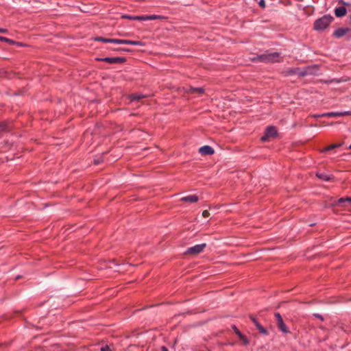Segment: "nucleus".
Here are the masks:
<instances>
[{"label": "nucleus", "mask_w": 351, "mask_h": 351, "mask_svg": "<svg viewBox=\"0 0 351 351\" xmlns=\"http://www.w3.org/2000/svg\"><path fill=\"white\" fill-rule=\"evenodd\" d=\"M128 97L130 99V102H132L136 101H138L142 99L145 98V96L141 93H132Z\"/></svg>", "instance_id": "obj_18"}, {"label": "nucleus", "mask_w": 351, "mask_h": 351, "mask_svg": "<svg viewBox=\"0 0 351 351\" xmlns=\"http://www.w3.org/2000/svg\"><path fill=\"white\" fill-rule=\"evenodd\" d=\"M131 40L113 38L112 43L130 45Z\"/></svg>", "instance_id": "obj_22"}, {"label": "nucleus", "mask_w": 351, "mask_h": 351, "mask_svg": "<svg viewBox=\"0 0 351 351\" xmlns=\"http://www.w3.org/2000/svg\"><path fill=\"white\" fill-rule=\"evenodd\" d=\"M22 278L21 276H17L16 278H15V280H19Z\"/></svg>", "instance_id": "obj_44"}, {"label": "nucleus", "mask_w": 351, "mask_h": 351, "mask_svg": "<svg viewBox=\"0 0 351 351\" xmlns=\"http://www.w3.org/2000/svg\"><path fill=\"white\" fill-rule=\"evenodd\" d=\"M112 51H118V52H121V51H124V52H132L133 51L132 49H128V48H122V47H118V48H112L111 49Z\"/></svg>", "instance_id": "obj_26"}, {"label": "nucleus", "mask_w": 351, "mask_h": 351, "mask_svg": "<svg viewBox=\"0 0 351 351\" xmlns=\"http://www.w3.org/2000/svg\"><path fill=\"white\" fill-rule=\"evenodd\" d=\"M97 62H104L108 64H123L127 61L125 57H106V58H95Z\"/></svg>", "instance_id": "obj_3"}, {"label": "nucleus", "mask_w": 351, "mask_h": 351, "mask_svg": "<svg viewBox=\"0 0 351 351\" xmlns=\"http://www.w3.org/2000/svg\"><path fill=\"white\" fill-rule=\"evenodd\" d=\"M274 316L276 320V324L278 329L285 334L289 332V330H288L287 325L285 324L280 313L276 312L274 313Z\"/></svg>", "instance_id": "obj_5"}, {"label": "nucleus", "mask_w": 351, "mask_h": 351, "mask_svg": "<svg viewBox=\"0 0 351 351\" xmlns=\"http://www.w3.org/2000/svg\"><path fill=\"white\" fill-rule=\"evenodd\" d=\"M338 3L343 5H350L349 3L345 2L343 0H339Z\"/></svg>", "instance_id": "obj_37"}, {"label": "nucleus", "mask_w": 351, "mask_h": 351, "mask_svg": "<svg viewBox=\"0 0 351 351\" xmlns=\"http://www.w3.org/2000/svg\"><path fill=\"white\" fill-rule=\"evenodd\" d=\"M100 351H112L110 346L105 345L100 348Z\"/></svg>", "instance_id": "obj_32"}, {"label": "nucleus", "mask_w": 351, "mask_h": 351, "mask_svg": "<svg viewBox=\"0 0 351 351\" xmlns=\"http://www.w3.org/2000/svg\"><path fill=\"white\" fill-rule=\"evenodd\" d=\"M10 131V126L5 121L0 122V135L5 132Z\"/></svg>", "instance_id": "obj_20"}, {"label": "nucleus", "mask_w": 351, "mask_h": 351, "mask_svg": "<svg viewBox=\"0 0 351 351\" xmlns=\"http://www.w3.org/2000/svg\"><path fill=\"white\" fill-rule=\"evenodd\" d=\"M8 72L4 69H0V77H8Z\"/></svg>", "instance_id": "obj_31"}, {"label": "nucleus", "mask_w": 351, "mask_h": 351, "mask_svg": "<svg viewBox=\"0 0 351 351\" xmlns=\"http://www.w3.org/2000/svg\"><path fill=\"white\" fill-rule=\"evenodd\" d=\"M282 73L285 76H291V75H298L300 77H304L307 74V72L305 71H300V68L295 67V68L288 69L287 70L284 71L282 72Z\"/></svg>", "instance_id": "obj_6"}, {"label": "nucleus", "mask_w": 351, "mask_h": 351, "mask_svg": "<svg viewBox=\"0 0 351 351\" xmlns=\"http://www.w3.org/2000/svg\"><path fill=\"white\" fill-rule=\"evenodd\" d=\"M335 144H336V145H337V148H339V147H341L344 144V142L342 141V142H341L339 143H335Z\"/></svg>", "instance_id": "obj_40"}, {"label": "nucleus", "mask_w": 351, "mask_h": 351, "mask_svg": "<svg viewBox=\"0 0 351 351\" xmlns=\"http://www.w3.org/2000/svg\"><path fill=\"white\" fill-rule=\"evenodd\" d=\"M230 345L233 346L234 343H230Z\"/></svg>", "instance_id": "obj_47"}, {"label": "nucleus", "mask_w": 351, "mask_h": 351, "mask_svg": "<svg viewBox=\"0 0 351 351\" xmlns=\"http://www.w3.org/2000/svg\"><path fill=\"white\" fill-rule=\"evenodd\" d=\"M32 326L34 328H36L37 330H42L43 329V327H40L39 326H34V325H33Z\"/></svg>", "instance_id": "obj_42"}, {"label": "nucleus", "mask_w": 351, "mask_h": 351, "mask_svg": "<svg viewBox=\"0 0 351 351\" xmlns=\"http://www.w3.org/2000/svg\"><path fill=\"white\" fill-rule=\"evenodd\" d=\"M22 311H14V314H16V315H21Z\"/></svg>", "instance_id": "obj_41"}, {"label": "nucleus", "mask_w": 351, "mask_h": 351, "mask_svg": "<svg viewBox=\"0 0 351 351\" xmlns=\"http://www.w3.org/2000/svg\"><path fill=\"white\" fill-rule=\"evenodd\" d=\"M249 318L255 325L257 330L259 331L261 334L263 335H269V331L261 324V323L258 321V319L256 318L254 315L250 314L249 315Z\"/></svg>", "instance_id": "obj_7"}, {"label": "nucleus", "mask_w": 351, "mask_h": 351, "mask_svg": "<svg viewBox=\"0 0 351 351\" xmlns=\"http://www.w3.org/2000/svg\"><path fill=\"white\" fill-rule=\"evenodd\" d=\"M265 62H279L280 60L278 58L280 57V53L272 52L269 53H265Z\"/></svg>", "instance_id": "obj_9"}, {"label": "nucleus", "mask_w": 351, "mask_h": 351, "mask_svg": "<svg viewBox=\"0 0 351 351\" xmlns=\"http://www.w3.org/2000/svg\"><path fill=\"white\" fill-rule=\"evenodd\" d=\"M121 19H129L132 21H145L144 15L142 16H131L128 14H123Z\"/></svg>", "instance_id": "obj_19"}, {"label": "nucleus", "mask_w": 351, "mask_h": 351, "mask_svg": "<svg viewBox=\"0 0 351 351\" xmlns=\"http://www.w3.org/2000/svg\"><path fill=\"white\" fill-rule=\"evenodd\" d=\"M205 92V89L202 87H190L189 90V93L191 94H197L198 95H202Z\"/></svg>", "instance_id": "obj_16"}, {"label": "nucleus", "mask_w": 351, "mask_h": 351, "mask_svg": "<svg viewBox=\"0 0 351 351\" xmlns=\"http://www.w3.org/2000/svg\"><path fill=\"white\" fill-rule=\"evenodd\" d=\"M199 153L202 156H210L215 153V150L210 145H204L199 149Z\"/></svg>", "instance_id": "obj_12"}, {"label": "nucleus", "mask_w": 351, "mask_h": 351, "mask_svg": "<svg viewBox=\"0 0 351 351\" xmlns=\"http://www.w3.org/2000/svg\"><path fill=\"white\" fill-rule=\"evenodd\" d=\"M231 328L234 330L235 334L237 335V337L242 334V332L237 328V327L235 325L232 324L231 326Z\"/></svg>", "instance_id": "obj_30"}, {"label": "nucleus", "mask_w": 351, "mask_h": 351, "mask_svg": "<svg viewBox=\"0 0 351 351\" xmlns=\"http://www.w3.org/2000/svg\"><path fill=\"white\" fill-rule=\"evenodd\" d=\"M315 176L319 180H322L326 181V182H329V181L333 180L335 178V176L332 174L328 175V174H326L325 173H322V172H317Z\"/></svg>", "instance_id": "obj_13"}, {"label": "nucleus", "mask_w": 351, "mask_h": 351, "mask_svg": "<svg viewBox=\"0 0 351 351\" xmlns=\"http://www.w3.org/2000/svg\"><path fill=\"white\" fill-rule=\"evenodd\" d=\"M104 162L103 156H96L93 160V164L95 165H98L101 164Z\"/></svg>", "instance_id": "obj_27"}, {"label": "nucleus", "mask_w": 351, "mask_h": 351, "mask_svg": "<svg viewBox=\"0 0 351 351\" xmlns=\"http://www.w3.org/2000/svg\"><path fill=\"white\" fill-rule=\"evenodd\" d=\"M94 40L98 42H102L104 43H112L113 38H107L101 36H95L93 38Z\"/></svg>", "instance_id": "obj_21"}, {"label": "nucleus", "mask_w": 351, "mask_h": 351, "mask_svg": "<svg viewBox=\"0 0 351 351\" xmlns=\"http://www.w3.org/2000/svg\"><path fill=\"white\" fill-rule=\"evenodd\" d=\"M209 215H210V213L208 212V210H205L203 211L202 216L204 218H206V217H209Z\"/></svg>", "instance_id": "obj_36"}, {"label": "nucleus", "mask_w": 351, "mask_h": 351, "mask_svg": "<svg viewBox=\"0 0 351 351\" xmlns=\"http://www.w3.org/2000/svg\"><path fill=\"white\" fill-rule=\"evenodd\" d=\"M313 315V317H315V318L319 319L322 322L324 321V318L323 315H320L319 313H314Z\"/></svg>", "instance_id": "obj_34"}, {"label": "nucleus", "mask_w": 351, "mask_h": 351, "mask_svg": "<svg viewBox=\"0 0 351 351\" xmlns=\"http://www.w3.org/2000/svg\"><path fill=\"white\" fill-rule=\"evenodd\" d=\"M337 148V145H336V144H332L329 146H327L324 148H323L322 150H321V152L322 153H325V152H327L328 151H330V150H333Z\"/></svg>", "instance_id": "obj_25"}, {"label": "nucleus", "mask_w": 351, "mask_h": 351, "mask_svg": "<svg viewBox=\"0 0 351 351\" xmlns=\"http://www.w3.org/2000/svg\"><path fill=\"white\" fill-rule=\"evenodd\" d=\"M351 115V111H345L341 112H329L326 113L321 114L320 116H325L327 117H340L343 116Z\"/></svg>", "instance_id": "obj_11"}, {"label": "nucleus", "mask_w": 351, "mask_h": 351, "mask_svg": "<svg viewBox=\"0 0 351 351\" xmlns=\"http://www.w3.org/2000/svg\"><path fill=\"white\" fill-rule=\"evenodd\" d=\"M145 21L148 20H167V17L161 15L152 14V15H144Z\"/></svg>", "instance_id": "obj_17"}, {"label": "nucleus", "mask_w": 351, "mask_h": 351, "mask_svg": "<svg viewBox=\"0 0 351 351\" xmlns=\"http://www.w3.org/2000/svg\"><path fill=\"white\" fill-rule=\"evenodd\" d=\"M0 32L3 34H7L8 32V30L5 28H0Z\"/></svg>", "instance_id": "obj_38"}, {"label": "nucleus", "mask_w": 351, "mask_h": 351, "mask_svg": "<svg viewBox=\"0 0 351 351\" xmlns=\"http://www.w3.org/2000/svg\"><path fill=\"white\" fill-rule=\"evenodd\" d=\"M160 349H161V351H169L168 350V348L165 346H161Z\"/></svg>", "instance_id": "obj_39"}, {"label": "nucleus", "mask_w": 351, "mask_h": 351, "mask_svg": "<svg viewBox=\"0 0 351 351\" xmlns=\"http://www.w3.org/2000/svg\"><path fill=\"white\" fill-rule=\"evenodd\" d=\"M278 136L276 128L274 125H269L266 128L264 134L261 137V141L263 143L269 141L270 138H276Z\"/></svg>", "instance_id": "obj_2"}, {"label": "nucleus", "mask_w": 351, "mask_h": 351, "mask_svg": "<svg viewBox=\"0 0 351 351\" xmlns=\"http://www.w3.org/2000/svg\"><path fill=\"white\" fill-rule=\"evenodd\" d=\"M239 339L242 341L243 344L244 346H247L250 343L249 339L247 338L245 335H244L243 333L240 335L239 337Z\"/></svg>", "instance_id": "obj_24"}, {"label": "nucleus", "mask_w": 351, "mask_h": 351, "mask_svg": "<svg viewBox=\"0 0 351 351\" xmlns=\"http://www.w3.org/2000/svg\"><path fill=\"white\" fill-rule=\"evenodd\" d=\"M348 149H351V144L349 145V147H348Z\"/></svg>", "instance_id": "obj_46"}, {"label": "nucleus", "mask_w": 351, "mask_h": 351, "mask_svg": "<svg viewBox=\"0 0 351 351\" xmlns=\"http://www.w3.org/2000/svg\"><path fill=\"white\" fill-rule=\"evenodd\" d=\"M0 42H5L11 45H12V44L14 43V40L2 36H0Z\"/></svg>", "instance_id": "obj_28"}, {"label": "nucleus", "mask_w": 351, "mask_h": 351, "mask_svg": "<svg viewBox=\"0 0 351 351\" xmlns=\"http://www.w3.org/2000/svg\"><path fill=\"white\" fill-rule=\"evenodd\" d=\"M147 351H157V350L156 349H154V348H152V349L148 348L147 350Z\"/></svg>", "instance_id": "obj_45"}, {"label": "nucleus", "mask_w": 351, "mask_h": 351, "mask_svg": "<svg viewBox=\"0 0 351 351\" xmlns=\"http://www.w3.org/2000/svg\"><path fill=\"white\" fill-rule=\"evenodd\" d=\"M206 247V243H202L196 245L195 246L189 247L184 252V255H197L201 253L204 249Z\"/></svg>", "instance_id": "obj_4"}, {"label": "nucleus", "mask_w": 351, "mask_h": 351, "mask_svg": "<svg viewBox=\"0 0 351 351\" xmlns=\"http://www.w3.org/2000/svg\"><path fill=\"white\" fill-rule=\"evenodd\" d=\"M258 5L261 8H265V6H266V4H265V0H260L259 2H258Z\"/></svg>", "instance_id": "obj_35"}, {"label": "nucleus", "mask_w": 351, "mask_h": 351, "mask_svg": "<svg viewBox=\"0 0 351 351\" xmlns=\"http://www.w3.org/2000/svg\"><path fill=\"white\" fill-rule=\"evenodd\" d=\"M321 114H315L313 115V117L315 118H319V117H324V116H320Z\"/></svg>", "instance_id": "obj_43"}, {"label": "nucleus", "mask_w": 351, "mask_h": 351, "mask_svg": "<svg viewBox=\"0 0 351 351\" xmlns=\"http://www.w3.org/2000/svg\"><path fill=\"white\" fill-rule=\"evenodd\" d=\"M130 45H135V46H142V47H143V46L145 45V43H143L141 40H131Z\"/></svg>", "instance_id": "obj_29"}, {"label": "nucleus", "mask_w": 351, "mask_h": 351, "mask_svg": "<svg viewBox=\"0 0 351 351\" xmlns=\"http://www.w3.org/2000/svg\"><path fill=\"white\" fill-rule=\"evenodd\" d=\"M333 21V16L330 14H325L315 21L313 23V29L319 32H324L329 27Z\"/></svg>", "instance_id": "obj_1"}, {"label": "nucleus", "mask_w": 351, "mask_h": 351, "mask_svg": "<svg viewBox=\"0 0 351 351\" xmlns=\"http://www.w3.org/2000/svg\"><path fill=\"white\" fill-rule=\"evenodd\" d=\"M12 45H16L18 47H25L27 46V44L14 40V43L12 44Z\"/></svg>", "instance_id": "obj_33"}, {"label": "nucleus", "mask_w": 351, "mask_h": 351, "mask_svg": "<svg viewBox=\"0 0 351 351\" xmlns=\"http://www.w3.org/2000/svg\"><path fill=\"white\" fill-rule=\"evenodd\" d=\"M335 15L336 16V17L337 18H341L344 16L346 15L347 14V9L345 6H339V7H337L335 9Z\"/></svg>", "instance_id": "obj_14"}, {"label": "nucleus", "mask_w": 351, "mask_h": 351, "mask_svg": "<svg viewBox=\"0 0 351 351\" xmlns=\"http://www.w3.org/2000/svg\"><path fill=\"white\" fill-rule=\"evenodd\" d=\"M350 31V29L348 27L338 28L334 31V32L332 34V37L336 38H342Z\"/></svg>", "instance_id": "obj_10"}, {"label": "nucleus", "mask_w": 351, "mask_h": 351, "mask_svg": "<svg viewBox=\"0 0 351 351\" xmlns=\"http://www.w3.org/2000/svg\"><path fill=\"white\" fill-rule=\"evenodd\" d=\"M199 199V197L197 195H188L186 197H183L181 198L182 202H189V203H195L197 202Z\"/></svg>", "instance_id": "obj_15"}, {"label": "nucleus", "mask_w": 351, "mask_h": 351, "mask_svg": "<svg viewBox=\"0 0 351 351\" xmlns=\"http://www.w3.org/2000/svg\"><path fill=\"white\" fill-rule=\"evenodd\" d=\"M351 205V197H341L331 204V206L347 207Z\"/></svg>", "instance_id": "obj_8"}, {"label": "nucleus", "mask_w": 351, "mask_h": 351, "mask_svg": "<svg viewBox=\"0 0 351 351\" xmlns=\"http://www.w3.org/2000/svg\"><path fill=\"white\" fill-rule=\"evenodd\" d=\"M265 53L263 54H258L255 57H254L252 60L253 62H265Z\"/></svg>", "instance_id": "obj_23"}]
</instances>
